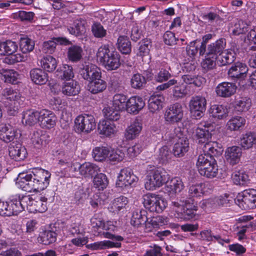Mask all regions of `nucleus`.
<instances>
[{"label": "nucleus", "instance_id": "nucleus-1", "mask_svg": "<svg viewBox=\"0 0 256 256\" xmlns=\"http://www.w3.org/2000/svg\"><path fill=\"white\" fill-rule=\"evenodd\" d=\"M50 176L48 170L34 169L32 172L20 173L16 184L18 188L27 192H40L49 185Z\"/></svg>", "mask_w": 256, "mask_h": 256}, {"label": "nucleus", "instance_id": "nucleus-2", "mask_svg": "<svg viewBox=\"0 0 256 256\" xmlns=\"http://www.w3.org/2000/svg\"><path fill=\"white\" fill-rule=\"evenodd\" d=\"M116 222L112 221H107L103 223L102 229L107 232H102V234L105 238L114 240L118 242H112L110 240H103L97 242H94L92 244V248L94 250L98 249H106L112 248H120L121 246V244L120 242L122 241L124 238L120 236H115L111 232H114L116 228L115 224ZM101 232H98V235L100 234Z\"/></svg>", "mask_w": 256, "mask_h": 256}, {"label": "nucleus", "instance_id": "nucleus-3", "mask_svg": "<svg viewBox=\"0 0 256 256\" xmlns=\"http://www.w3.org/2000/svg\"><path fill=\"white\" fill-rule=\"evenodd\" d=\"M97 60L108 70L118 69L120 66V56L110 50L108 45L99 48L96 53Z\"/></svg>", "mask_w": 256, "mask_h": 256}, {"label": "nucleus", "instance_id": "nucleus-4", "mask_svg": "<svg viewBox=\"0 0 256 256\" xmlns=\"http://www.w3.org/2000/svg\"><path fill=\"white\" fill-rule=\"evenodd\" d=\"M142 203L146 208L157 213L163 212L168 204L166 200L162 196L150 192L142 196Z\"/></svg>", "mask_w": 256, "mask_h": 256}, {"label": "nucleus", "instance_id": "nucleus-5", "mask_svg": "<svg viewBox=\"0 0 256 256\" xmlns=\"http://www.w3.org/2000/svg\"><path fill=\"white\" fill-rule=\"evenodd\" d=\"M96 127L95 118L92 114H83L78 116L74 120V130L78 134H88Z\"/></svg>", "mask_w": 256, "mask_h": 256}, {"label": "nucleus", "instance_id": "nucleus-6", "mask_svg": "<svg viewBox=\"0 0 256 256\" xmlns=\"http://www.w3.org/2000/svg\"><path fill=\"white\" fill-rule=\"evenodd\" d=\"M169 178V174L160 170L147 172L144 180V188L148 190H154L162 186Z\"/></svg>", "mask_w": 256, "mask_h": 256}, {"label": "nucleus", "instance_id": "nucleus-7", "mask_svg": "<svg viewBox=\"0 0 256 256\" xmlns=\"http://www.w3.org/2000/svg\"><path fill=\"white\" fill-rule=\"evenodd\" d=\"M169 138L171 140H177L173 149L174 154L175 156H182L188 150V140L183 136L180 128H176L174 129V134H170Z\"/></svg>", "mask_w": 256, "mask_h": 256}, {"label": "nucleus", "instance_id": "nucleus-8", "mask_svg": "<svg viewBox=\"0 0 256 256\" xmlns=\"http://www.w3.org/2000/svg\"><path fill=\"white\" fill-rule=\"evenodd\" d=\"M235 202L244 210L256 208V190H246L238 193L235 200Z\"/></svg>", "mask_w": 256, "mask_h": 256}, {"label": "nucleus", "instance_id": "nucleus-9", "mask_svg": "<svg viewBox=\"0 0 256 256\" xmlns=\"http://www.w3.org/2000/svg\"><path fill=\"white\" fill-rule=\"evenodd\" d=\"M171 214L178 218L189 220L192 218V204L190 200L184 202H172Z\"/></svg>", "mask_w": 256, "mask_h": 256}, {"label": "nucleus", "instance_id": "nucleus-10", "mask_svg": "<svg viewBox=\"0 0 256 256\" xmlns=\"http://www.w3.org/2000/svg\"><path fill=\"white\" fill-rule=\"evenodd\" d=\"M184 111L179 103L170 105L164 113V120L167 124H175L180 122L183 118Z\"/></svg>", "mask_w": 256, "mask_h": 256}, {"label": "nucleus", "instance_id": "nucleus-11", "mask_svg": "<svg viewBox=\"0 0 256 256\" xmlns=\"http://www.w3.org/2000/svg\"><path fill=\"white\" fill-rule=\"evenodd\" d=\"M138 180V178L134 174L132 170L124 168L121 170L118 174L116 184L118 188H128L135 185Z\"/></svg>", "mask_w": 256, "mask_h": 256}, {"label": "nucleus", "instance_id": "nucleus-12", "mask_svg": "<svg viewBox=\"0 0 256 256\" xmlns=\"http://www.w3.org/2000/svg\"><path fill=\"white\" fill-rule=\"evenodd\" d=\"M56 122L57 118L52 112L46 109L40 110L38 123L42 128L51 129L56 126Z\"/></svg>", "mask_w": 256, "mask_h": 256}, {"label": "nucleus", "instance_id": "nucleus-13", "mask_svg": "<svg viewBox=\"0 0 256 256\" xmlns=\"http://www.w3.org/2000/svg\"><path fill=\"white\" fill-rule=\"evenodd\" d=\"M18 136L17 129L10 124H0V140L6 143L14 142Z\"/></svg>", "mask_w": 256, "mask_h": 256}, {"label": "nucleus", "instance_id": "nucleus-14", "mask_svg": "<svg viewBox=\"0 0 256 256\" xmlns=\"http://www.w3.org/2000/svg\"><path fill=\"white\" fill-rule=\"evenodd\" d=\"M164 192L170 197H174L183 189V182L179 177H174L170 180V178L164 183Z\"/></svg>", "mask_w": 256, "mask_h": 256}, {"label": "nucleus", "instance_id": "nucleus-15", "mask_svg": "<svg viewBox=\"0 0 256 256\" xmlns=\"http://www.w3.org/2000/svg\"><path fill=\"white\" fill-rule=\"evenodd\" d=\"M226 44V40L220 38L215 42L208 45L207 50H206V55L212 57V58L216 59L224 50Z\"/></svg>", "mask_w": 256, "mask_h": 256}, {"label": "nucleus", "instance_id": "nucleus-16", "mask_svg": "<svg viewBox=\"0 0 256 256\" xmlns=\"http://www.w3.org/2000/svg\"><path fill=\"white\" fill-rule=\"evenodd\" d=\"M145 106L142 98L138 96H132L128 100L126 110L134 114H137Z\"/></svg>", "mask_w": 256, "mask_h": 256}, {"label": "nucleus", "instance_id": "nucleus-17", "mask_svg": "<svg viewBox=\"0 0 256 256\" xmlns=\"http://www.w3.org/2000/svg\"><path fill=\"white\" fill-rule=\"evenodd\" d=\"M98 131L99 134L104 136L110 137L116 134L118 129L114 123L104 120L99 122Z\"/></svg>", "mask_w": 256, "mask_h": 256}, {"label": "nucleus", "instance_id": "nucleus-18", "mask_svg": "<svg viewBox=\"0 0 256 256\" xmlns=\"http://www.w3.org/2000/svg\"><path fill=\"white\" fill-rule=\"evenodd\" d=\"M142 124L139 120L134 119L125 130L124 137L127 140H132L136 138L142 130Z\"/></svg>", "mask_w": 256, "mask_h": 256}, {"label": "nucleus", "instance_id": "nucleus-19", "mask_svg": "<svg viewBox=\"0 0 256 256\" xmlns=\"http://www.w3.org/2000/svg\"><path fill=\"white\" fill-rule=\"evenodd\" d=\"M9 156L11 158L20 161L24 160L27 154L26 149L20 144L12 142L8 148Z\"/></svg>", "mask_w": 256, "mask_h": 256}, {"label": "nucleus", "instance_id": "nucleus-20", "mask_svg": "<svg viewBox=\"0 0 256 256\" xmlns=\"http://www.w3.org/2000/svg\"><path fill=\"white\" fill-rule=\"evenodd\" d=\"M216 164V162L214 158L208 154H204L198 156L196 164V166L200 174L210 166Z\"/></svg>", "mask_w": 256, "mask_h": 256}, {"label": "nucleus", "instance_id": "nucleus-21", "mask_svg": "<svg viewBox=\"0 0 256 256\" xmlns=\"http://www.w3.org/2000/svg\"><path fill=\"white\" fill-rule=\"evenodd\" d=\"M206 100L202 96L193 98V117L196 120L202 118L206 110Z\"/></svg>", "mask_w": 256, "mask_h": 256}, {"label": "nucleus", "instance_id": "nucleus-22", "mask_svg": "<svg viewBox=\"0 0 256 256\" xmlns=\"http://www.w3.org/2000/svg\"><path fill=\"white\" fill-rule=\"evenodd\" d=\"M242 154V148L238 146L228 147L225 152L226 160L232 165L236 164L240 162Z\"/></svg>", "mask_w": 256, "mask_h": 256}, {"label": "nucleus", "instance_id": "nucleus-23", "mask_svg": "<svg viewBox=\"0 0 256 256\" xmlns=\"http://www.w3.org/2000/svg\"><path fill=\"white\" fill-rule=\"evenodd\" d=\"M236 87L232 83L224 82L219 84L216 88V92L218 96L224 98L230 97L236 91Z\"/></svg>", "mask_w": 256, "mask_h": 256}, {"label": "nucleus", "instance_id": "nucleus-24", "mask_svg": "<svg viewBox=\"0 0 256 256\" xmlns=\"http://www.w3.org/2000/svg\"><path fill=\"white\" fill-rule=\"evenodd\" d=\"M198 127L196 129V136L199 139V142L206 143L210 137V134L208 128L211 124L205 121H202L198 124Z\"/></svg>", "mask_w": 256, "mask_h": 256}, {"label": "nucleus", "instance_id": "nucleus-25", "mask_svg": "<svg viewBox=\"0 0 256 256\" xmlns=\"http://www.w3.org/2000/svg\"><path fill=\"white\" fill-rule=\"evenodd\" d=\"M248 70V68L244 64L238 62L231 66L228 74L232 78L242 79L246 76Z\"/></svg>", "mask_w": 256, "mask_h": 256}, {"label": "nucleus", "instance_id": "nucleus-26", "mask_svg": "<svg viewBox=\"0 0 256 256\" xmlns=\"http://www.w3.org/2000/svg\"><path fill=\"white\" fill-rule=\"evenodd\" d=\"M24 195L16 194L10 198V204L12 215H17L26 210V204L22 202Z\"/></svg>", "mask_w": 256, "mask_h": 256}, {"label": "nucleus", "instance_id": "nucleus-27", "mask_svg": "<svg viewBox=\"0 0 256 256\" xmlns=\"http://www.w3.org/2000/svg\"><path fill=\"white\" fill-rule=\"evenodd\" d=\"M40 111L34 110H28L23 112L22 114V123L26 126H34L39 121Z\"/></svg>", "mask_w": 256, "mask_h": 256}, {"label": "nucleus", "instance_id": "nucleus-28", "mask_svg": "<svg viewBox=\"0 0 256 256\" xmlns=\"http://www.w3.org/2000/svg\"><path fill=\"white\" fill-rule=\"evenodd\" d=\"M202 150L204 154L214 156H218L222 154V149L221 144L216 142H206Z\"/></svg>", "mask_w": 256, "mask_h": 256}, {"label": "nucleus", "instance_id": "nucleus-29", "mask_svg": "<svg viewBox=\"0 0 256 256\" xmlns=\"http://www.w3.org/2000/svg\"><path fill=\"white\" fill-rule=\"evenodd\" d=\"M80 87L78 82L72 80L68 82H64L62 88V93L67 96H75L79 94Z\"/></svg>", "mask_w": 256, "mask_h": 256}, {"label": "nucleus", "instance_id": "nucleus-30", "mask_svg": "<svg viewBox=\"0 0 256 256\" xmlns=\"http://www.w3.org/2000/svg\"><path fill=\"white\" fill-rule=\"evenodd\" d=\"M67 45L69 41L63 38H54L51 40L44 42L42 46V50L45 53L52 54L54 52L57 44Z\"/></svg>", "mask_w": 256, "mask_h": 256}, {"label": "nucleus", "instance_id": "nucleus-31", "mask_svg": "<svg viewBox=\"0 0 256 256\" xmlns=\"http://www.w3.org/2000/svg\"><path fill=\"white\" fill-rule=\"evenodd\" d=\"M164 100L162 94H153L150 98L148 102V107L152 113L159 112L162 108L163 102Z\"/></svg>", "mask_w": 256, "mask_h": 256}, {"label": "nucleus", "instance_id": "nucleus-32", "mask_svg": "<svg viewBox=\"0 0 256 256\" xmlns=\"http://www.w3.org/2000/svg\"><path fill=\"white\" fill-rule=\"evenodd\" d=\"M246 124V120L240 116L232 117L226 122V129L230 132L240 130Z\"/></svg>", "mask_w": 256, "mask_h": 256}, {"label": "nucleus", "instance_id": "nucleus-33", "mask_svg": "<svg viewBox=\"0 0 256 256\" xmlns=\"http://www.w3.org/2000/svg\"><path fill=\"white\" fill-rule=\"evenodd\" d=\"M32 81L37 84H44L48 80V74L40 68H34L30 72Z\"/></svg>", "mask_w": 256, "mask_h": 256}, {"label": "nucleus", "instance_id": "nucleus-34", "mask_svg": "<svg viewBox=\"0 0 256 256\" xmlns=\"http://www.w3.org/2000/svg\"><path fill=\"white\" fill-rule=\"evenodd\" d=\"M86 22L84 20L78 18L68 28V30L71 34L78 36L84 34L86 32Z\"/></svg>", "mask_w": 256, "mask_h": 256}, {"label": "nucleus", "instance_id": "nucleus-35", "mask_svg": "<svg viewBox=\"0 0 256 256\" xmlns=\"http://www.w3.org/2000/svg\"><path fill=\"white\" fill-rule=\"evenodd\" d=\"M20 98L21 94L18 90L6 88L2 93L1 100L2 102H17Z\"/></svg>", "mask_w": 256, "mask_h": 256}, {"label": "nucleus", "instance_id": "nucleus-36", "mask_svg": "<svg viewBox=\"0 0 256 256\" xmlns=\"http://www.w3.org/2000/svg\"><path fill=\"white\" fill-rule=\"evenodd\" d=\"M18 48L17 44L8 40L6 42L0 41V55H11L16 52Z\"/></svg>", "mask_w": 256, "mask_h": 256}, {"label": "nucleus", "instance_id": "nucleus-37", "mask_svg": "<svg viewBox=\"0 0 256 256\" xmlns=\"http://www.w3.org/2000/svg\"><path fill=\"white\" fill-rule=\"evenodd\" d=\"M146 212L145 210H136L132 212L130 223L135 226H138L147 222L148 218L146 215Z\"/></svg>", "mask_w": 256, "mask_h": 256}, {"label": "nucleus", "instance_id": "nucleus-38", "mask_svg": "<svg viewBox=\"0 0 256 256\" xmlns=\"http://www.w3.org/2000/svg\"><path fill=\"white\" fill-rule=\"evenodd\" d=\"M127 96L122 94H116L113 96L112 105L120 112L125 111L128 103Z\"/></svg>", "mask_w": 256, "mask_h": 256}, {"label": "nucleus", "instance_id": "nucleus-39", "mask_svg": "<svg viewBox=\"0 0 256 256\" xmlns=\"http://www.w3.org/2000/svg\"><path fill=\"white\" fill-rule=\"evenodd\" d=\"M110 152V147L100 146L94 148L92 150V156L96 161H103L108 158Z\"/></svg>", "mask_w": 256, "mask_h": 256}, {"label": "nucleus", "instance_id": "nucleus-40", "mask_svg": "<svg viewBox=\"0 0 256 256\" xmlns=\"http://www.w3.org/2000/svg\"><path fill=\"white\" fill-rule=\"evenodd\" d=\"M48 135L41 130L34 132L31 140L33 145L36 148H40L46 144Z\"/></svg>", "mask_w": 256, "mask_h": 256}, {"label": "nucleus", "instance_id": "nucleus-41", "mask_svg": "<svg viewBox=\"0 0 256 256\" xmlns=\"http://www.w3.org/2000/svg\"><path fill=\"white\" fill-rule=\"evenodd\" d=\"M210 116L218 120H222L228 116V110L222 105L214 104L209 110Z\"/></svg>", "mask_w": 256, "mask_h": 256}, {"label": "nucleus", "instance_id": "nucleus-42", "mask_svg": "<svg viewBox=\"0 0 256 256\" xmlns=\"http://www.w3.org/2000/svg\"><path fill=\"white\" fill-rule=\"evenodd\" d=\"M100 172V168L96 164L86 162L81 164L80 174L85 178H91L94 174Z\"/></svg>", "mask_w": 256, "mask_h": 256}, {"label": "nucleus", "instance_id": "nucleus-43", "mask_svg": "<svg viewBox=\"0 0 256 256\" xmlns=\"http://www.w3.org/2000/svg\"><path fill=\"white\" fill-rule=\"evenodd\" d=\"M168 220L166 217L159 216L153 218L150 220H147L146 224V227L148 228V230L151 231L152 228H158L160 226L166 225L168 224Z\"/></svg>", "mask_w": 256, "mask_h": 256}, {"label": "nucleus", "instance_id": "nucleus-44", "mask_svg": "<svg viewBox=\"0 0 256 256\" xmlns=\"http://www.w3.org/2000/svg\"><path fill=\"white\" fill-rule=\"evenodd\" d=\"M252 105L251 100L247 97H242L236 100L234 110L238 112H245L249 110Z\"/></svg>", "mask_w": 256, "mask_h": 256}, {"label": "nucleus", "instance_id": "nucleus-45", "mask_svg": "<svg viewBox=\"0 0 256 256\" xmlns=\"http://www.w3.org/2000/svg\"><path fill=\"white\" fill-rule=\"evenodd\" d=\"M106 88V82L101 78L94 79L88 82V90L92 94H97L104 90Z\"/></svg>", "mask_w": 256, "mask_h": 256}, {"label": "nucleus", "instance_id": "nucleus-46", "mask_svg": "<svg viewBox=\"0 0 256 256\" xmlns=\"http://www.w3.org/2000/svg\"><path fill=\"white\" fill-rule=\"evenodd\" d=\"M42 67L48 72H54L58 66L57 60L50 56H44L40 60Z\"/></svg>", "mask_w": 256, "mask_h": 256}, {"label": "nucleus", "instance_id": "nucleus-47", "mask_svg": "<svg viewBox=\"0 0 256 256\" xmlns=\"http://www.w3.org/2000/svg\"><path fill=\"white\" fill-rule=\"evenodd\" d=\"M120 110L116 109L113 106H106L102 110L104 116L111 121H116L120 118Z\"/></svg>", "mask_w": 256, "mask_h": 256}, {"label": "nucleus", "instance_id": "nucleus-48", "mask_svg": "<svg viewBox=\"0 0 256 256\" xmlns=\"http://www.w3.org/2000/svg\"><path fill=\"white\" fill-rule=\"evenodd\" d=\"M256 144V136L252 132L242 135L240 140V144L244 149H249Z\"/></svg>", "mask_w": 256, "mask_h": 256}, {"label": "nucleus", "instance_id": "nucleus-49", "mask_svg": "<svg viewBox=\"0 0 256 256\" xmlns=\"http://www.w3.org/2000/svg\"><path fill=\"white\" fill-rule=\"evenodd\" d=\"M0 74L4 77L5 82L12 84H16L19 78L18 72L14 70L2 69Z\"/></svg>", "mask_w": 256, "mask_h": 256}, {"label": "nucleus", "instance_id": "nucleus-50", "mask_svg": "<svg viewBox=\"0 0 256 256\" xmlns=\"http://www.w3.org/2000/svg\"><path fill=\"white\" fill-rule=\"evenodd\" d=\"M40 200L38 196L24 195L22 202L26 204V209L30 212L36 213V204L37 200Z\"/></svg>", "mask_w": 256, "mask_h": 256}, {"label": "nucleus", "instance_id": "nucleus-51", "mask_svg": "<svg viewBox=\"0 0 256 256\" xmlns=\"http://www.w3.org/2000/svg\"><path fill=\"white\" fill-rule=\"evenodd\" d=\"M232 178L236 184L244 185L250 180L248 175L243 170H236Z\"/></svg>", "mask_w": 256, "mask_h": 256}, {"label": "nucleus", "instance_id": "nucleus-52", "mask_svg": "<svg viewBox=\"0 0 256 256\" xmlns=\"http://www.w3.org/2000/svg\"><path fill=\"white\" fill-rule=\"evenodd\" d=\"M118 50L122 54H128L131 52V44L126 36H120L117 40Z\"/></svg>", "mask_w": 256, "mask_h": 256}, {"label": "nucleus", "instance_id": "nucleus-53", "mask_svg": "<svg viewBox=\"0 0 256 256\" xmlns=\"http://www.w3.org/2000/svg\"><path fill=\"white\" fill-rule=\"evenodd\" d=\"M58 72L60 73V76L62 80H70L74 76L72 67L68 64H62L58 70Z\"/></svg>", "mask_w": 256, "mask_h": 256}, {"label": "nucleus", "instance_id": "nucleus-54", "mask_svg": "<svg viewBox=\"0 0 256 256\" xmlns=\"http://www.w3.org/2000/svg\"><path fill=\"white\" fill-rule=\"evenodd\" d=\"M38 241L43 244H49L56 242V234L51 230H45L40 233Z\"/></svg>", "mask_w": 256, "mask_h": 256}, {"label": "nucleus", "instance_id": "nucleus-55", "mask_svg": "<svg viewBox=\"0 0 256 256\" xmlns=\"http://www.w3.org/2000/svg\"><path fill=\"white\" fill-rule=\"evenodd\" d=\"M93 182L96 188L98 190H103L108 186V181L105 174L100 173L94 177Z\"/></svg>", "mask_w": 256, "mask_h": 256}, {"label": "nucleus", "instance_id": "nucleus-56", "mask_svg": "<svg viewBox=\"0 0 256 256\" xmlns=\"http://www.w3.org/2000/svg\"><path fill=\"white\" fill-rule=\"evenodd\" d=\"M82 48L78 46H72L69 48L68 57L70 60L76 62L80 60L82 57Z\"/></svg>", "mask_w": 256, "mask_h": 256}, {"label": "nucleus", "instance_id": "nucleus-57", "mask_svg": "<svg viewBox=\"0 0 256 256\" xmlns=\"http://www.w3.org/2000/svg\"><path fill=\"white\" fill-rule=\"evenodd\" d=\"M34 41L28 37H22L20 39V48L23 53L32 52L34 48Z\"/></svg>", "mask_w": 256, "mask_h": 256}, {"label": "nucleus", "instance_id": "nucleus-58", "mask_svg": "<svg viewBox=\"0 0 256 256\" xmlns=\"http://www.w3.org/2000/svg\"><path fill=\"white\" fill-rule=\"evenodd\" d=\"M124 158V153L118 148H112L110 147V152L108 154V158L110 162L118 163L122 161Z\"/></svg>", "mask_w": 256, "mask_h": 256}, {"label": "nucleus", "instance_id": "nucleus-59", "mask_svg": "<svg viewBox=\"0 0 256 256\" xmlns=\"http://www.w3.org/2000/svg\"><path fill=\"white\" fill-rule=\"evenodd\" d=\"M216 60L218 64L224 66L232 63L234 60V57L232 52L223 50L222 52L218 55Z\"/></svg>", "mask_w": 256, "mask_h": 256}, {"label": "nucleus", "instance_id": "nucleus-60", "mask_svg": "<svg viewBox=\"0 0 256 256\" xmlns=\"http://www.w3.org/2000/svg\"><path fill=\"white\" fill-rule=\"evenodd\" d=\"M190 92V86L184 84L176 86L174 88L173 96L174 98H179L186 96Z\"/></svg>", "mask_w": 256, "mask_h": 256}, {"label": "nucleus", "instance_id": "nucleus-61", "mask_svg": "<svg viewBox=\"0 0 256 256\" xmlns=\"http://www.w3.org/2000/svg\"><path fill=\"white\" fill-rule=\"evenodd\" d=\"M34 16V14L33 12L24 10H19L12 14L14 18L18 19L22 22H31L33 20Z\"/></svg>", "mask_w": 256, "mask_h": 256}, {"label": "nucleus", "instance_id": "nucleus-62", "mask_svg": "<svg viewBox=\"0 0 256 256\" xmlns=\"http://www.w3.org/2000/svg\"><path fill=\"white\" fill-rule=\"evenodd\" d=\"M128 203V198L124 196H120L114 200L112 204V208L114 211L118 212L125 208Z\"/></svg>", "mask_w": 256, "mask_h": 256}, {"label": "nucleus", "instance_id": "nucleus-63", "mask_svg": "<svg viewBox=\"0 0 256 256\" xmlns=\"http://www.w3.org/2000/svg\"><path fill=\"white\" fill-rule=\"evenodd\" d=\"M92 32L94 36L96 38H102L106 34V30L98 22H94L92 24Z\"/></svg>", "mask_w": 256, "mask_h": 256}, {"label": "nucleus", "instance_id": "nucleus-64", "mask_svg": "<svg viewBox=\"0 0 256 256\" xmlns=\"http://www.w3.org/2000/svg\"><path fill=\"white\" fill-rule=\"evenodd\" d=\"M130 82L133 88H140L145 85L146 80L144 76L139 74H136L132 76Z\"/></svg>", "mask_w": 256, "mask_h": 256}]
</instances>
